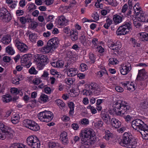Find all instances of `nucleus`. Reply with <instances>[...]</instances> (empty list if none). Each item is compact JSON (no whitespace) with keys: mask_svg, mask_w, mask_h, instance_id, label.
<instances>
[{"mask_svg":"<svg viewBox=\"0 0 148 148\" xmlns=\"http://www.w3.org/2000/svg\"><path fill=\"white\" fill-rule=\"evenodd\" d=\"M90 128H86L81 131L79 135V137L75 136L71 139L72 144H75L81 139V143L85 148H88L91 146L92 143V131Z\"/></svg>","mask_w":148,"mask_h":148,"instance_id":"f257e3e1","label":"nucleus"},{"mask_svg":"<svg viewBox=\"0 0 148 148\" xmlns=\"http://www.w3.org/2000/svg\"><path fill=\"white\" fill-rule=\"evenodd\" d=\"M113 110L117 115L123 116L131 110V107L128 103L124 101L118 100L114 102Z\"/></svg>","mask_w":148,"mask_h":148,"instance_id":"f03ea898","label":"nucleus"},{"mask_svg":"<svg viewBox=\"0 0 148 148\" xmlns=\"http://www.w3.org/2000/svg\"><path fill=\"white\" fill-rule=\"evenodd\" d=\"M137 143L135 139L132 138L130 134L125 132L123 134L121 145L128 148H135Z\"/></svg>","mask_w":148,"mask_h":148,"instance_id":"7ed1b4c3","label":"nucleus"},{"mask_svg":"<svg viewBox=\"0 0 148 148\" xmlns=\"http://www.w3.org/2000/svg\"><path fill=\"white\" fill-rule=\"evenodd\" d=\"M132 23L130 21H126L117 29L116 34L117 36L126 34L132 29Z\"/></svg>","mask_w":148,"mask_h":148,"instance_id":"20e7f679","label":"nucleus"},{"mask_svg":"<svg viewBox=\"0 0 148 148\" xmlns=\"http://www.w3.org/2000/svg\"><path fill=\"white\" fill-rule=\"evenodd\" d=\"M38 116L39 119L40 121L47 123L51 121L53 117V115L52 112L46 110L40 112Z\"/></svg>","mask_w":148,"mask_h":148,"instance_id":"39448f33","label":"nucleus"},{"mask_svg":"<svg viewBox=\"0 0 148 148\" xmlns=\"http://www.w3.org/2000/svg\"><path fill=\"white\" fill-rule=\"evenodd\" d=\"M27 145L33 148H40V141L35 136H31L27 137L26 139Z\"/></svg>","mask_w":148,"mask_h":148,"instance_id":"423d86ee","label":"nucleus"},{"mask_svg":"<svg viewBox=\"0 0 148 148\" xmlns=\"http://www.w3.org/2000/svg\"><path fill=\"white\" fill-rule=\"evenodd\" d=\"M23 123L25 127L33 131H37L40 130V128L38 125L33 120L25 119Z\"/></svg>","mask_w":148,"mask_h":148,"instance_id":"0eeeda50","label":"nucleus"},{"mask_svg":"<svg viewBox=\"0 0 148 148\" xmlns=\"http://www.w3.org/2000/svg\"><path fill=\"white\" fill-rule=\"evenodd\" d=\"M2 133H4L10 138H12L13 137V131L11 128L0 123V134Z\"/></svg>","mask_w":148,"mask_h":148,"instance_id":"6e6552de","label":"nucleus"},{"mask_svg":"<svg viewBox=\"0 0 148 148\" xmlns=\"http://www.w3.org/2000/svg\"><path fill=\"white\" fill-rule=\"evenodd\" d=\"M0 17L4 21L6 22L10 21L12 19V16L9 12L5 8H1Z\"/></svg>","mask_w":148,"mask_h":148,"instance_id":"1a4fd4ad","label":"nucleus"},{"mask_svg":"<svg viewBox=\"0 0 148 148\" xmlns=\"http://www.w3.org/2000/svg\"><path fill=\"white\" fill-rule=\"evenodd\" d=\"M131 69V64L129 62H127L121 64L119 71L122 75H125L130 71Z\"/></svg>","mask_w":148,"mask_h":148,"instance_id":"9d476101","label":"nucleus"},{"mask_svg":"<svg viewBox=\"0 0 148 148\" xmlns=\"http://www.w3.org/2000/svg\"><path fill=\"white\" fill-rule=\"evenodd\" d=\"M108 47L114 51L117 52L121 47V44L119 41L113 42L111 40L109 41L107 43Z\"/></svg>","mask_w":148,"mask_h":148,"instance_id":"9b49d317","label":"nucleus"},{"mask_svg":"<svg viewBox=\"0 0 148 148\" xmlns=\"http://www.w3.org/2000/svg\"><path fill=\"white\" fill-rule=\"evenodd\" d=\"M146 125L142 120L138 119L134 120L132 122V126L135 130H140Z\"/></svg>","mask_w":148,"mask_h":148,"instance_id":"f8f14e48","label":"nucleus"},{"mask_svg":"<svg viewBox=\"0 0 148 148\" xmlns=\"http://www.w3.org/2000/svg\"><path fill=\"white\" fill-rule=\"evenodd\" d=\"M31 54H25L23 55L21 58V62L23 64L24 66L27 68H29L31 65L30 62Z\"/></svg>","mask_w":148,"mask_h":148,"instance_id":"ddd939ff","label":"nucleus"},{"mask_svg":"<svg viewBox=\"0 0 148 148\" xmlns=\"http://www.w3.org/2000/svg\"><path fill=\"white\" fill-rule=\"evenodd\" d=\"M15 45L18 49L21 52L25 53L28 50V47L26 44L20 42L18 40H16Z\"/></svg>","mask_w":148,"mask_h":148,"instance_id":"4468645a","label":"nucleus"},{"mask_svg":"<svg viewBox=\"0 0 148 148\" xmlns=\"http://www.w3.org/2000/svg\"><path fill=\"white\" fill-rule=\"evenodd\" d=\"M49 61L48 57L42 55L40 60L39 63L37 64V65L39 70L42 69Z\"/></svg>","mask_w":148,"mask_h":148,"instance_id":"2eb2a0df","label":"nucleus"},{"mask_svg":"<svg viewBox=\"0 0 148 148\" xmlns=\"http://www.w3.org/2000/svg\"><path fill=\"white\" fill-rule=\"evenodd\" d=\"M59 42L58 38L54 37L49 40L47 42L48 45H49L54 51L58 47Z\"/></svg>","mask_w":148,"mask_h":148,"instance_id":"dca6fc26","label":"nucleus"},{"mask_svg":"<svg viewBox=\"0 0 148 148\" xmlns=\"http://www.w3.org/2000/svg\"><path fill=\"white\" fill-rule=\"evenodd\" d=\"M121 83L125 88L131 91H134L136 88L133 82L126 81L122 82Z\"/></svg>","mask_w":148,"mask_h":148,"instance_id":"f3484780","label":"nucleus"},{"mask_svg":"<svg viewBox=\"0 0 148 148\" xmlns=\"http://www.w3.org/2000/svg\"><path fill=\"white\" fill-rule=\"evenodd\" d=\"M80 42L86 48L90 46L91 42L90 41L88 40L84 35H82L79 38Z\"/></svg>","mask_w":148,"mask_h":148,"instance_id":"a211bd4d","label":"nucleus"},{"mask_svg":"<svg viewBox=\"0 0 148 148\" xmlns=\"http://www.w3.org/2000/svg\"><path fill=\"white\" fill-rule=\"evenodd\" d=\"M137 14L135 18L138 21L141 22H145L146 21V20L147 18L146 15H145L144 14L142 11H140L139 12H137Z\"/></svg>","mask_w":148,"mask_h":148,"instance_id":"6ab92c4d","label":"nucleus"},{"mask_svg":"<svg viewBox=\"0 0 148 148\" xmlns=\"http://www.w3.org/2000/svg\"><path fill=\"white\" fill-rule=\"evenodd\" d=\"M143 128L140 130V133L142 136V138L144 139H148V126L145 125Z\"/></svg>","mask_w":148,"mask_h":148,"instance_id":"aec40b11","label":"nucleus"},{"mask_svg":"<svg viewBox=\"0 0 148 148\" xmlns=\"http://www.w3.org/2000/svg\"><path fill=\"white\" fill-rule=\"evenodd\" d=\"M146 73L144 69L139 70L138 74L137 76L138 79L142 80L147 79L148 76Z\"/></svg>","mask_w":148,"mask_h":148,"instance_id":"412c9836","label":"nucleus"},{"mask_svg":"<svg viewBox=\"0 0 148 148\" xmlns=\"http://www.w3.org/2000/svg\"><path fill=\"white\" fill-rule=\"evenodd\" d=\"M101 116L104 122L107 124L110 123V118L107 112L102 110L101 112Z\"/></svg>","mask_w":148,"mask_h":148,"instance_id":"4be33fe9","label":"nucleus"},{"mask_svg":"<svg viewBox=\"0 0 148 148\" xmlns=\"http://www.w3.org/2000/svg\"><path fill=\"white\" fill-rule=\"evenodd\" d=\"M60 139L64 145H67L69 143L67 133L65 132H62L60 136Z\"/></svg>","mask_w":148,"mask_h":148,"instance_id":"5701e85b","label":"nucleus"},{"mask_svg":"<svg viewBox=\"0 0 148 148\" xmlns=\"http://www.w3.org/2000/svg\"><path fill=\"white\" fill-rule=\"evenodd\" d=\"M139 40L140 41L145 42L148 41V34L145 32L139 33L138 34Z\"/></svg>","mask_w":148,"mask_h":148,"instance_id":"b1692460","label":"nucleus"},{"mask_svg":"<svg viewBox=\"0 0 148 148\" xmlns=\"http://www.w3.org/2000/svg\"><path fill=\"white\" fill-rule=\"evenodd\" d=\"M111 123L112 127L115 128H119L121 125V122L118 119L115 118L112 119L111 121Z\"/></svg>","mask_w":148,"mask_h":148,"instance_id":"393cba45","label":"nucleus"},{"mask_svg":"<svg viewBox=\"0 0 148 148\" xmlns=\"http://www.w3.org/2000/svg\"><path fill=\"white\" fill-rule=\"evenodd\" d=\"M78 32L76 30H72L70 34V38L72 41H76L78 38Z\"/></svg>","mask_w":148,"mask_h":148,"instance_id":"a878e982","label":"nucleus"},{"mask_svg":"<svg viewBox=\"0 0 148 148\" xmlns=\"http://www.w3.org/2000/svg\"><path fill=\"white\" fill-rule=\"evenodd\" d=\"M77 69L75 68H70L67 71V75L70 77L75 76L77 73Z\"/></svg>","mask_w":148,"mask_h":148,"instance_id":"bb28decb","label":"nucleus"},{"mask_svg":"<svg viewBox=\"0 0 148 148\" xmlns=\"http://www.w3.org/2000/svg\"><path fill=\"white\" fill-rule=\"evenodd\" d=\"M68 22V21L64 16H60L58 21V23L61 25H67Z\"/></svg>","mask_w":148,"mask_h":148,"instance_id":"cd10ccee","label":"nucleus"},{"mask_svg":"<svg viewBox=\"0 0 148 148\" xmlns=\"http://www.w3.org/2000/svg\"><path fill=\"white\" fill-rule=\"evenodd\" d=\"M11 36L8 35H5L1 39V42L5 45L8 44L11 41Z\"/></svg>","mask_w":148,"mask_h":148,"instance_id":"c85d7f7f","label":"nucleus"},{"mask_svg":"<svg viewBox=\"0 0 148 148\" xmlns=\"http://www.w3.org/2000/svg\"><path fill=\"white\" fill-rule=\"evenodd\" d=\"M51 47L49 45H48V43H47L46 46L42 47L41 49V51L44 54L53 51V50L51 49Z\"/></svg>","mask_w":148,"mask_h":148,"instance_id":"c756f323","label":"nucleus"},{"mask_svg":"<svg viewBox=\"0 0 148 148\" xmlns=\"http://www.w3.org/2000/svg\"><path fill=\"white\" fill-rule=\"evenodd\" d=\"M113 20L114 23L115 24L117 25L121 22L122 17L119 15L115 14L113 16Z\"/></svg>","mask_w":148,"mask_h":148,"instance_id":"7c9ffc66","label":"nucleus"},{"mask_svg":"<svg viewBox=\"0 0 148 148\" xmlns=\"http://www.w3.org/2000/svg\"><path fill=\"white\" fill-rule=\"evenodd\" d=\"M55 102L57 106L59 107L61 109H64L65 107L66 104L62 100L58 99H56Z\"/></svg>","mask_w":148,"mask_h":148,"instance_id":"2f4dec72","label":"nucleus"},{"mask_svg":"<svg viewBox=\"0 0 148 148\" xmlns=\"http://www.w3.org/2000/svg\"><path fill=\"white\" fill-rule=\"evenodd\" d=\"M48 97L47 95L42 94L38 99L39 102L41 103H45L47 102L48 100Z\"/></svg>","mask_w":148,"mask_h":148,"instance_id":"473e14b6","label":"nucleus"},{"mask_svg":"<svg viewBox=\"0 0 148 148\" xmlns=\"http://www.w3.org/2000/svg\"><path fill=\"white\" fill-rule=\"evenodd\" d=\"M2 100L3 102L8 103L12 100L11 96L9 94H6L3 95L2 97Z\"/></svg>","mask_w":148,"mask_h":148,"instance_id":"72a5a7b5","label":"nucleus"},{"mask_svg":"<svg viewBox=\"0 0 148 148\" xmlns=\"http://www.w3.org/2000/svg\"><path fill=\"white\" fill-rule=\"evenodd\" d=\"M19 119L20 117L19 114H16L15 115H14L11 117V120L12 123L16 124L19 122Z\"/></svg>","mask_w":148,"mask_h":148,"instance_id":"f704fd0d","label":"nucleus"},{"mask_svg":"<svg viewBox=\"0 0 148 148\" xmlns=\"http://www.w3.org/2000/svg\"><path fill=\"white\" fill-rule=\"evenodd\" d=\"M50 73L52 75L57 78H60L62 76L61 74L55 69H52L50 70Z\"/></svg>","mask_w":148,"mask_h":148,"instance_id":"c9c22d12","label":"nucleus"},{"mask_svg":"<svg viewBox=\"0 0 148 148\" xmlns=\"http://www.w3.org/2000/svg\"><path fill=\"white\" fill-rule=\"evenodd\" d=\"M69 107L70 108V111L69 113L70 115H73L74 113L75 104L72 101L69 102L68 104Z\"/></svg>","mask_w":148,"mask_h":148,"instance_id":"e433bc0d","label":"nucleus"},{"mask_svg":"<svg viewBox=\"0 0 148 148\" xmlns=\"http://www.w3.org/2000/svg\"><path fill=\"white\" fill-rule=\"evenodd\" d=\"M5 50L6 52L10 55H12L15 53L14 50L10 45L7 46L5 48Z\"/></svg>","mask_w":148,"mask_h":148,"instance_id":"4c0bfd02","label":"nucleus"},{"mask_svg":"<svg viewBox=\"0 0 148 148\" xmlns=\"http://www.w3.org/2000/svg\"><path fill=\"white\" fill-rule=\"evenodd\" d=\"M79 123L82 126H86L89 123V121L88 119L84 118L79 121Z\"/></svg>","mask_w":148,"mask_h":148,"instance_id":"58836bf2","label":"nucleus"},{"mask_svg":"<svg viewBox=\"0 0 148 148\" xmlns=\"http://www.w3.org/2000/svg\"><path fill=\"white\" fill-rule=\"evenodd\" d=\"M94 87H93V93L95 95H98L99 94L100 88L98 85L97 84H95Z\"/></svg>","mask_w":148,"mask_h":148,"instance_id":"ea45409f","label":"nucleus"},{"mask_svg":"<svg viewBox=\"0 0 148 148\" xmlns=\"http://www.w3.org/2000/svg\"><path fill=\"white\" fill-rule=\"evenodd\" d=\"M105 135L103 136V138L106 140H108L112 136V134L110 131L108 130H106L105 132Z\"/></svg>","mask_w":148,"mask_h":148,"instance_id":"a19ab883","label":"nucleus"},{"mask_svg":"<svg viewBox=\"0 0 148 148\" xmlns=\"http://www.w3.org/2000/svg\"><path fill=\"white\" fill-rule=\"evenodd\" d=\"M106 3L112 6H116L117 5V3L116 0H105Z\"/></svg>","mask_w":148,"mask_h":148,"instance_id":"79ce46f5","label":"nucleus"},{"mask_svg":"<svg viewBox=\"0 0 148 148\" xmlns=\"http://www.w3.org/2000/svg\"><path fill=\"white\" fill-rule=\"evenodd\" d=\"M42 55L38 54L34 55L33 58L34 61L36 62L37 64L39 62Z\"/></svg>","mask_w":148,"mask_h":148,"instance_id":"37998d69","label":"nucleus"},{"mask_svg":"<svg viewBox=\"0 0 148 148\" xmlns=\"http://www.w3.org/2000/svg\"><path fill=\"white\" fill-rule=\"evenodd\" d=\"M88 69L87 66L84 63H82L79 67V70L82 72H84Z\"/></svg>","mask_w":148,"mask_h":148,"instance_id":"c03bdc74","label":"nucleus"},{"mask_svg":"<svg viewBox=\"0 0 148 148\" xmlns=\"http://www.w3.org/2000/svg\"><path fill=\"white\" fill-rule=\"evenodd\" d=\"M59 144L56 141H51L49 145L50 148H58L59 146Z\"/></svg>","mask_w":148,"mask_h":148,"instance_id":"a18cd8bd","label":"nucleus"},{"mask_svg":"<svg viewBox=\"0 0 148 148\" xmlns=\"http://www.w3.org/2000/svg\"><path fill=\"white\" fill-rule=\"evenodd\" d=\"M112 20L108 18L106 20V23L103 25V27L106 29H108L110 25L112 24Z\"/></svg>","mask_w":148,"mask_h":148,"instance_id":"49530a36","label":"nucleus"},{"mask_svg":"<svg viewBox=\"0 0 148 148\" xmlns=\"http://www.w3.org/2000/svg\"><path fill=\"white\" fill-rule=\"evenodd\" d=\"M12 148H26V146L21 143H15L13 144Z\"/></svg>","mask_w":148,"mask_h":148,"instance_id":"de8ad7c7","label":"nucleus"},{"mask_svg":"<svg viewBox=\"0 0 148 148\" xmlns=\"http://www.w3.org/2000/svg\"><path fill=\"white\" fill-rule=\"evenodd\" d=\"M109 63L111 65H115L118 64V61L115 58H111L109 60Z\"/></svg>","mask_w":148,"mask_h":148,"instance_id":"09e8293b","label":"nucleus"},{"mask_svg":"<svg viewBox=\"0 0 148 148\" xmlns=\"http://www.w3.org/2000/svg\"><path fill=\"white\" fill-rule=\"evenodd\" d=\"M134 10V12L137 13V12L141 11L140 9H141L140 6L139 4L138 3H136L134 6L133 8Z\"/></svg>","mask_w":148,"mask_h":148,"instance_id":"8fccbe9b","label":"nucleus"},{"mask_svg":"<svg viewBox=\"0 0 148 148\" xmlns=\"http://www.w3.org/2000/svg\"><path fill=\"white\" fill-rule=\"evenodd\" d=\"M73 79L72 77L66 78L64 80L65 83L69 85L73 83Z\"/></svg>","mask_w":148,"mask_h":148,"instance_id":"3c124183","label":"nucleus"},{"mask_svg":"<svg viewBox=\"0 0 148 148\" xmlns=\"http://www.w3.org/2000/svg\"><path fill=\"white\" fill-rule=\"evenodd\" d=\"M103 122L101 121H99L95 123V126L96 128H100L103 126Z\"/></svg>","mask_w":148,"mask_h":148,"instance_id":"603ef678","label":"nucleus"},{"mask_svg":"<svg viewBox=\"0 0 148 148\" xmlns=\"http://www.w3.org/2000/svg\"><path fill=\"white\" fill-rule=\"evenodd\" d=\"M64 64V62L62 60L57 61V68H62Z\"/></svg>","mask_w":148,"mask_h":148,"instance_id":"864d4df0","label":"nucleus"},{"mask_svg":"<svg viewBox=\"0 0 148 148\" xmlns=\"http://www.w3.org/2000/svg\"><path fill=\"white\" fill-rule=\"evenodd\" d=\"M140 22L135 18L133 20L134 25L136 28H138L140 26Z\"/></svg>","mask_w":148,"mask_h":148,"instance_id":"5fc2aeb1","label":"nucleus"},{"mask_svg":"<svg viewBox=\"0 0 148 148\" xmlns=\"http://www.w3.org/2000/svg\"><path fill=\"white\" fill-rule=\"evenodd\" d=\"M29 72L31 74L35 75L37 73L38 71L34 67H32L29 70Z\"/></svg>","mask_w":148,"mask_h":148,"instance_id":"6e6d98bb","label":"nucleus"},{"mask_svg":"<svg viewBox=\"0 0 148 148\" xmlns=\"http://www.w3.org/2000/svg\"><path fill=\"white\" fill-rule=\"evenodd\" d=\"M10 92L11 94H17L19 93V91L17 88L13 87L11 88Z\"/></svg>","mask_w":148,"mask_h":148,"instance_id":"4d7b16f0","label":"nucleus"},{"mask_svg":"<svg viewBox=\"0 0 148 148\" xmlns=\"http://www.w3.org/2000/svg\"><path fill=\"white\" fill-rule=\"evenodd\" d=\"M37 6L34 3H31L28 8L29 11H31L32 10L36 9Z\"/></svg>","mask_w":148,"mask_h":148,"instance_id":"13d9d810","label":"nucleus"},{"mask_svg":"<svg viewBox=\"0 0 148 148\" xmlns=\"http://www.w3.org/2000/svg\"><path fill=\"white\" fill-rule=\"evenodd\" d=\"M72 30H71L69 28V26H67L66 27H64L63 29L64 32L65 33L67 34H71V32Z\"/></svg>","mask_w":148,"mask_h":148,"instance_id":"bf43d9fd","label":"nucleus"},{"mask_svg":"<svg viewBox=\"0 0 148 148\" xmlns=\"http://www.w3.org/2000/svg\"><path fill=\"white\" fill-rule=\"evenodd\" d=\"M132 43L134 45V47H140V43L137 42L136 40L134 39H132Z\"/></svg>","mask_w":148,"mask_h":148,"instance_id":"052dcab7","label":"nucleus"},{"mask_svg":"<svg viewBox=\"0 0 148 148\" xmlns=\"http://www.w3.org/2000/svg\"><path fill=\"white\" fill-rule=\"evenodd\" d=\"M105 69V68H104L103 71H100L97 72V75L99 77H101L103 76L104 73L107 72L106 70Z\"/></svg>","mask_w":148,"mask_h":148,"instance_id":"680f3d73","label":"nucleus"},{"mask_svg":"<svg viewBox=\"0 0 148 148\" xmlns=\"http://www.w3.org/2000/svg\"><path fill=\"white\" fill-rule=\"evenodd\" d=\"M37 37L36 35L33 33H32L29 35V39L32 41H35L36 38Z\"/></svg>","mask_w":148,"mask_h":148,"instance_id":"e2e57ef3","label":"nucleus"},{"mask_svg":"<svg viewBox=\"0 0 148 148\" xmlns=\"http://www.w3.org/2000/svg\"><path fill=\"white\" fill-rule=\"evenodd\" d=\"M54 16L53 15H49L47 18V22H52L54 21Z\"/></svg>","mask_w":148,"mask_h":148,"instance_id":"0e129e2a","label":"nucleus"},{"mask_svg":"<svg viewBox=\"0 0 148 148\" xmlns=\"http://www.w3.org/2000/svg\"><path fill=\"white\" fill-rule=\"evenodd\" d=\"M80 48V47H79L77 44H74L72 47V49L75 50L77 52L79 51Z\"/></svg>","mask_w":148,"mask_h":148,"instance_id":"69168bd1","label":"nucleus"},{"mask_svg":"<svg viewBox=\"0 0 148 148\" xmlns=\"http://www.w3.org/2000/svg\"><path fill=\"white\" fill-rule=\"evenodd\" d=\"M71 127L74 130H77L79 128V125L77 123H73L72 124Z\"/></svg>","mask_w":148,"mask_h":148,"instance_id":"338daca9","label":"nucleus"},{"mask_svg":"<svg viewBox=\"0 0 148 148\" xmlns=\"http://www.w3.org/2000/svg\"><path fill=\"white\" fill-rule=\"evenodd\" d=\"M41 82L42 81L40 79L38 78H36L33 80V83L34 84L36 85L38 84L41 83Z\"/></svg>","mask_w":148,"mask_h":148,"instance_id":"774afa93","label":"nucleus"}]
</instances>
